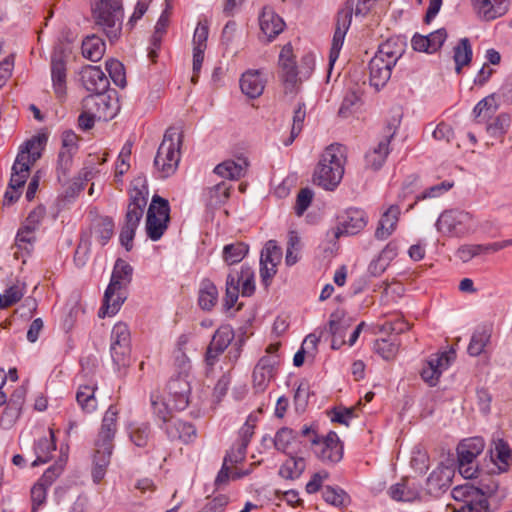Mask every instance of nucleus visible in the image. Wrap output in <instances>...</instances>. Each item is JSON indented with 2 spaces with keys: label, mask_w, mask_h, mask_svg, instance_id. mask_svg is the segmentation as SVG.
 <instances>
[{
  "label": "nucleus",
  "mask_w": 512,
  "mask_h": 512,
  "mask_svg": "<svg viewBox=\"0 0 512 512\" xmlns=\"http://www.w3.org/2000/svg\"><path fill=\"white\" fill-rule=\"evenodd\" d=\"M126 298V290L107 286L103 297V305L99 310V317L115 315L120 310Z\"/></svg>",
  "instance_id": "c85d7f7f"
},
{
  "label": "nucleus",
  "mask_w": 512,
  "mask_h": 512,
  "mask_svg": "<svg viewBox=\"0 0 512 512\" xmlns=\"http://www.w3.org/2000/svg\"><path fill=\"white\" fill-rule=\"evenodd\" d=\"M95 390L96 387L90 385H81L77 390L76 401L85 413H92L97 408Z\"/></svg>",
  "instance_id": "37998d69"
},
{
  "label": "nucleus",
  "mask_w": 512,
  "mask_h": 512,
  "mask_svg": "<svg viewBox=\"0 0 512 512\" xmlns=\"http://www.w3.org/2000/svg\"><path fill=\"white\" fill-rule=\"evenodd\" d=\"M282 258V250L276 241L269 240L263 248L260 260L269 264L278 265Z\"/></svg>",
  "instance_id": "bf43d9fd"
},
{
  "label": "nucleus",
  "mask_w": 512,
  "mask_h": 512,
  "mask_svg": "<svg viewBox=\"0 0 512 512\" xmlns=\"http://www.w3.org/2000/svg\"><path fill=\"white\" fill-rule=\"evenodd\" d=\"M377 0H347L345 7L337 14L335 32L329 53V66L332 68L339 57L346 33L350 27L352 15L365 16Z\"/></svg>",
  "instance_id": "39448f33"
},
{
  "label": "nucleus",
  "mask_w": 512,
  "mask_h": 512,
  "mask_svg": "<svg viewBox=\"0 0 512 512\" xmlns=\"http://www.w3.org/2000/svg\"><path fill=\"white\" fill-rule=\"evenodd\" d=\"M170 221L169 202L155 195L147 211L145 229L148 238L158 241L168 228Z\"/></svg>",
  "instance_id": "9d476101"
},
{
  "label": "nucleus",
  "mask_w": 512,
  "mask_h": 512,
  "mask_svg": "<svg viewBox=\"0 0 512 512\" xmlns=\"http://www.w3.org/2000/svg\"><path fill=\"white\" fill-rule=\"evenodd\" d=\"M492 328L488 325L479 326L472 334L467 352L470 356H479L485 351V347L490 342Z\"/></svg>",
  "instance_id": "c9c22d12"
},
{
  "label": "nucleus",
  "mask_w": 512,
  "mask_h": 512,
  "mask_svg": "<svg viewBox=\"0 0 512 512\" xmlns=\"http://www.w3.org/2000/svg\"><path fill=\"white\" fill-rule=\"evenodd\" d=\"M485 443L481 437H471L461 441L457 447L458 460L466 463L475 462V459L484 449Z\"/></svg>",
  "instance_id": "473e14b6"
},
{
  "label": "nucleus",
  "mask_w": 512,
  "mask_h": 512,
  "mask_svg": "<svg viewBox=\"0 0 512 512\" xmlns=\"http://www.w3.org/2000/svg\"><path fill=\"white\" fill-rule=\"evenodd\" d=\"M257 418L249 415L244 425L238 432V439L228 450L224 456L223 461L230 466L236 465L244 461L247 453V447L254 435Z\"/></svg>",
  "instance_id": "ddd939ff"
},
{
  "label": "nucleus",
  "mask_w": 512,
  "mask_h": 512,
  "mask_svg": "<svg viewBox=\"0 0 512 512\" xmlns=\"http://www.w3.org/2000/svg\"><path fill=\"white\" fill-rule=\"evenodd\" d=\"M61 140H62V147L60 149L61 151L70 152L73 154H75L77 152L79 137L74 131H72V130L64 131L62 133Z\"/></svg>",
  "instance_id": "774afa93"
},
{
  "label": "nucleus",
  "mask_w": 512,
  "mask_h": 512,
  "mask_svg": "<svg viewBox=\"0 0 512 512\" xmlns=\"http://www.w3.org/2000/svg\"><path fill=\"white\" fill-rule=\"evenodd\" d=\"M182 138V133L177 128L170 127L166 130L154 159L159 177L167 178L176 172L181 158Z\"/></svg>",
  "instance_id": "423d86ee"
},
{
  "label": "nucleus",
  "mask_w": 512,
  "mask_h": 512,
  "mask_svg": "<svg viewBox=\"0 0 512 512\" xmlns=\"http://www.w3.org/2000/svg\"><path fill=\"white\" fill-rule=\"evenodd\" d=\"M25 285L17 282L5 289L2 294V308L9 307L18 301L24 295Z\"/></svg>",
  "instance_id": "13d9d810"
},
{
  "label": "nucleus",
  "mask_w": 512,
  "mask_h": 512,
  "mask_svg": "<svg viewBox=\"0 0 512 512\" xmlns=\"http://www.w3.org/2000/svg\"><path fill=\"white\" fill-rule=\"evenodd\" d=\"M235 337L233 328L230 325H221L213 334L212 339L205 352V363L213 368L218 362L220 355L229 347Z\"/></svg>",
  "instance_id": "2eb2a0df"
},
{
  "label": "nucleus",
  "mask_w": 512,
  "mask_h": 512,
  "mask_svg": "<svg viewBox=\"0 0 512 512\" xmlns=\"http://www.w3.org/2000/svg\"><path fill=\"white\" fill-rule=\"evenodd\" d=\"M495 489L496 485L493 482L482 487H476L471 483L454 487L452 496L460 503L454 512H490L487 496Z\"/></svg>",
  "instance_id": "0eeeda50"
},
{
  "label": "nucleus",
  "mask_w": 512,
  "mask_h": 512,
  "mask_svg": "<svg viewBox=\"0 0 512 512\" xmlns=\"http://www.w3.org/2000/svg\"><path fill=\"white\" fill-rule=\"evenodd\" d=\"M328 415L330 416V419L332 422L339 423L345 426L349 425V422L351 419L356 417L355 415V408H341L336 407L333 408L328 412Z\"/></svg>",
  "instance_id": "680f3d73"
},
{
  "label": "nucleus",
  "mask_w": 512,
  "mask_h": 512,
  "mask_svg": "<svg viewBox=\"0 0 512 512\" xmlns=\"http://www.w3.org/2000/svg\"><path fill=\"white\" fill-rule=\"evenodd\" d=\"M81 81L87 91L92 94L105 93L109 87V80L98 66H86L81 72Z\"/></svg>",
  "instance_id": "5701e85b"
},
{
  "label": "nucleus",
  "mask_w": 512,
  "mask_h": 512,
  "mask_svg": "<svg viewBox=\"0 0 512 512\" xmlns=\"http://www.w3.org/2000/svg\"><path fill=\"white\" fill-rule=\"evenodd\" d=\"M368 222L367 214L359 208H349L339 217V223L335 236L355 235L363 230Z\"/></svg>",
  "instance_id": "a211bd4d"
},
{
  "label": "nucleus",
  "mask_w": 512,
  "mask_h": 512,
  "mask_svg": "<svg viewBox=\"0 0 512 512\" xmlns=\"http://www.w3.org/2000/svg\"><path fill=\"white\" fill-rule=\"evenodd\" d=\"M345 149L340 144L328 146L321 154L313 175V181L325 190H334L344 175Z\"/></svg>",
  "instance_id": "20e7f679"
},
{
  "label": "nucleus",
  "mask_w": 512,
  "mask_h": 512,
  "mask_svg": "<svg viewBox=\"0 0 512 512\" xmlns=\"http://www.w3.org/2000/svg\"><path fill=\"white\" fill-rule=\"evenodd\" d=\"M395 131H392V128L389 127V135H386L376 147H374L371 151L367 152L365 155V163L366 166L373 169L379 170L386 161V158L390 152L389 144L391 138L393 137Z\"/></svg>",
  "instance_id": "c756f323"
},
{
  "label": "nucleus",
  "mask_w": 512,
  "mask_h": 512,
  "mask_svg": "<svg viewBox=\"0 0 512 512\" xmlns=\"http://www.w3.org/2000/svg\"><path fill=\"white\" fill-rule=\"evenodd\" d=\"M259 25L268 41L275 39L285 27L283 19L270 7H264L259 16Z\"/></svg>",
  "instance_id": "b1692460"
},
{
  "label": "nucleus",
  "mask_w": 512,
  "mask_h": 512,
  "mask_svg": "<svg viewBox=\"0 0 512 512\" xmlns=\"http://www.w3.org/2000/svg\"><path fill=\"white\" fill-rule=\"evenodd\" d=\"M249 161L246 157H238L237 160H226L218 164L214 172L222 178L238 180L245 176Z\"/></svg>",
  "instance_id": "cd10ccee"
},
{
  "label": "nucleus",
  "mask_w": 512,
  "mask_h": 512,
  "mask_svg": "<svg viewBox=\"0 0 512 512\" xmlns=\"http://www.w3.org/2000/svg\"><path fill=\"white\" fill-rule=\"evenodd\" d=\"M297 433L289 428L282 427L280 428L273 439L274 447L283 453H286L291 444L296 440Z\"/></svg>",
  "instance_id": "864d4df0"
},
{
  "label": "nucleus",
  "mask_w": 512,
  "mask_h": 512,
  "mask_svg": "<svg viewBox=\"0 0 512 512\" xmlns=\"http://www.w3.org/2000/svg\"><path fill=\"white\" fill-rule=\"evenodd\" d=\"M229 503L228 496L219 494L210 499L200 512H223Z\"/></svg>",
  "instance_id": "69168bd1"
},
{
  "label": "nucleus",
  "mask_w": 512,
  "mask_h": 512,
  "mask_svg": "<svg viewBox=\"0 0 512 512\" xmlns=\"http://www.w3.org/2000/svg\"><path fill=\"white\" fill-rule=\"evenodd\" d=\"M218 289L210 279H203L200 284L198 303L203 310L210 311L217 303Z\"/></svg>",
  "instance_id": "e433bc0d"
},
{
  "label": "nucleus",
  "mask_w": 512,
  "mask_h": 512,
  "mask_svg": "<svg viewBox=\"0 0 512 512\" xmlns=\"http://www.w3.org/2000/svg\"><path fill=\"white\" fill-rule=\"evenodd\" d=\"M279 364L276 356H263L255 365L252 373V382L255 392H264L270 381L274 378L276 366Z\"/></svg>",
  "instance_id": "f3484780"
},
{
  "label": "nucleus",
  "mask_w": 512,
  "mask_h": 512,
  "mask_svg": "<svg viewBox=\"0 0 512 512\" xmlns=\"http://www.w3.org/2000/svg\"><path fill=\"white\" fill-rule=\"evenodd\" d=\"M118 414L119 410L114 405H110L106 410L95 442L97 450L112 452L114 447L113 440L117 431Z\"/></svg>",
  "instance_id": "dca6fc26"
},
{
  "label": "nucleus",
  "mask_w": 512,
  "mask_h": 512,
  "mask_svg": "<svg viewBox=\"0 0 512 512\" xmlns=\"http://www.w3.org/2000/svg\"><path fill=\"white\" fill-rule=\"evenodd\" d=\"M146 205V195L141 190L134 189L130 194V202L127 207L126 215L141 219Z\"/></svg>",
  "instance_id": "3c124183"
},
{
  "label": "nucleus",
  "mask_w": 512,
  "mask_h": 512,
  "mask_svg": "<svg viewBox=\"0 0 512 512\" xmlns=\"http://www.w3.org/2000/svg\"><path fill=\"white\" fill-rule=\"evenodd\" d=\"M241 91L249 98L255 99L262 95L265 80L260 70H248L240 78Z\"/></svg>",
  "instance_id": "bb28decb"
},
{
  "label": "nucleus",
  "mask_w": 512,
  "mask_h": 512,
  "mask_svg": "<svg viewBox=\"0 0 512 512\" xmlns=\"http://www.w3.org/2000/svg\"><path fill=\"white\" fill-rule=\"evenodd\" d=\"M509 125L510 117L507 114H500L487 126V131L493 137H500L506 133Z\"/></svg>",
  "instance_id": "052dcab7"
},
{
  "label": "nucleus",
  "mask_w": 512,
  "mask_h": 512,
  "mask_svg": "<svg viewBox=\"0 0 512 512\" xmlns=\"http://www.w3.org/2000/svg\"><path fill=\"white\" fill-rule=\"evenodd\" d=\"M313 451L324 464L334 465L343 458V444L334 431H330L325 437L318 435L310 439Z\"/></svg>",
  "instance_id": "f8f14e48"
},
{
  "label": "nucleus",
  "mask_w": 512,
  "mask_h": 512,
  "mask_svg": "<svg viewBox=\"0 0 512 512\" xmlns=\"http://www.w3.org/2000/svg\"><path fill=\"white\" fill-rule=\"evenodd\" d=\"M280 77L284 85L285 93H294L299 81L298 66L294 61L293 48L290 43L283 46L279 55Z\"/></svg>",
  "instance_id": "4468645a"
},
{
  "label": "nucleus",
  "mask_w": 512,
  "mask_h": 512,
  "mask_svg": "<svg viewBox=\"0 0 512 512\" xmlns=\"http://www.w3.org/2000/svg\"><path fill=\"white\" fill-rule=\"evenodd\" d=\"M129 438L137 447H145L151 436L149 423H135L128 427Z\"/></svg>",
  "instance_id": "49530a36"
},
{
  "label": "nucleus",
  "mask_w": 512,
  "mask_h": 512,
  "mask_svg": "<svg viewBox=\"0 0 512 512\" xmlns=\"http://www.w3.org/2000/svg\"><path fill=\"white\" fill-rule=\"evenodd\" d=\"M323 499L335 507H344L349 504V495L341 488L326 486L322 492Z\"/></svg>",
  "instance_id": "603ef678"
},
{
  "label": "nucleus",
  "mask_w": 512,
  "mask_h": 512,
  "mask_svg": "<svg viewBox=\"0 0 512 512\" xmlns=\"http://www.w3.org/2000/svg\"><path fill=\"white\" fill-rule=\"evenodd\" d=\"M249 247L243 242L225 245L223 248V260L228 265L239 263L248 253Z\"/></svg>",
  "instance_id": "8fccbe9b"
},
{
  "label": "nucleus",
  "mask_w": 512,
  "mask_h": 512,
  "mask_svg": "<svg viewBox=\"0 0 512 512\" xmlns=\"http://www.w3.org/2000/svg\"><path fill=\"white\" fill-rule=\"evenodd\" d=\"M400 208L397 205H391L381 216L378 227L375 231V237L379 240L387 239L396 229L399 220Z\"/></svg>",
  "instance_id": "7c9ffc66"
},
{
  "label": "nucleus",
  "mask_w": 512,
  "mask_h": 512,
  "mask_svg": "<svg viewBox=\"0 0 512 512\" xmlns=\"http://www.w3.org/2000/svg\"><path fill=\"white\" fill-rule=\"evenodd\" d=\"M399 343L392 339H377L374 343V351L385 360H392L398 353Z\"/></svg>",
  "instance_id": "5fc2aeb1"
},
{
  "label": "nucleus",
  "mask_w": 512,
  "mask_h": 512,
  "mask_svg": "<svg viewBox=\"0 0 512 512\" xmlns=\"http://www.w3.org/2000/svg\"><path fill=\"white\" fill-rule=\"evenodd\" d=\"M93 233L96 240L102 245H106L114 233V221L111 217H101L94 224Z\"/></svg>",
  "instance_id": "a18cd8bd"
},
{
  "label": "nucleus",
  "mask_w": 512,
  "mask_h": 512,
  "mask_svg": "<svg viewBox=\"0 0 512 512\" xmlns=\"http://www.w3.org/2000/svg\"><path fill=\"white\" fill-rule=\"evenodd\" d=\"M90 6L94 25L111 43L117 41L123 28V0H91Z\"/></svg>",
  "instance_id": "7ed1b4c3"
},
{
  "label": "nucleus",
  "mask_w": 512,
  "mask_h": 512,
  "mask_svg": "<svg viewBox=\"0 0 512 512\" xmlns=\"http://www.w3.org/2000/svg\"><path fill=\"white\" fill-rule=\"evenodd\" d=\"M46 142L47 137L44 134H38L20 147L11 169L10 181L4 194V203L13 204L19 199L22 188L30 175V168L41 157Z\"/></svg>",
  "instance_id": "f257e3e1"
},
{
  "label": "nucleus",
  "mask_w": 512,
  "mask_h": 512,
  "mask_svg": "<svg viewBox=\"0 0 512 512\" xmlns=\"http://www.w3.org/2000/svg\"><path fill=\"white\" fill-rule=\"evenodd\" d=\"M329 332L332 336L339 337V345L345 343V335L347 329L350 327V321L345 317L342 310H337L330 315L329 319Z\"/></svg>",
  "instance_id": "a19ab883"
},
{
  "label": "nucleus",
  "mask_w": 512,
  "mask_h": 512,
  "mask_svg": "<svg viewBox=\"0 0 512 512\" xmlns=\"http://www.w3.org/2000/svg\"><path fill=\"white\" fill-rule=\"evenodd\" d=\"M140 220L139 218L125 215V224L120 232V242L127 251H130L133 247L135 232Z\"/></svg>",
  "instance_id": "de8ad7c7"
},
{
  "label": "nucleus",
  "mask_w": 512,
  "mask_h": 512,
  "mask_svg": "<svg viewBox=\"0 0 512 512\" xmlns=\"http://www.w3.org/2000/svg\"><path fill=\"white\" fill-rule=\"evenodd\" d=\"M56 449V444L53 440V434L51 437L40 438L34 445V452L36 459L32 462V467H36L41 464H45L51 459V453Z\"/></svg>",
  "instance_id": "79ce46f5"
},
{
  "label": "nucleus",
  "mask_w": 512,
  "mask_h": 512,
  "mask_svg": "<svg viewBox=\"0 0 512 512\" xmlns=\"http://www.w3.org/2000/svg\"><path fill=\"white\" fill-rule=\"evenodd\" d=\"M51 79L56 97L63 99L66 96L67 69L65 57L60 51L53 52L51 56Z\"/></svg>",
  "instance_id": "412c9836"
},
{
  "label": "nucleus",
  "mask_w": 512,
  "mask_h": 512,
  "mask_svg": "<svg viewBox=\"0 0 512 512\" xmlns=\"http://www.w3.org/2000/svg\"><path fill=\"white\" fill-rule=\"evenodd\" d=\"M231 188V185L225 181L207 188L205 192L206 205L209 207H218L224 204L230 197Z\"/></svg>",
  "instance_id": "4c0bfd02"
},
{
  "label": "nucleus",
  "mask_w": 512,
  "mask_h": 512,
  "mask_svg": "<svg viewBox=\"0 0 512 512\" xmlns=\"http://www.w3.org/2000/svg\"><path fill=\"white\" fill-rule=\"evenodd\" d=\"M404 53L402 41L390 38L379 45L369 62V81L376 90L384 87L391 78L393 67Z\"/></svg>",
  "instance_id": "f03ea898"
},
{
  "label": "nucleus",
  "mask_w": 512,
  "mask_h": 512,
  "mask_svg": "<svg viewBox=\"0 0 512 512\" xmlns=\"http://www.w3.org/2000/svg\"><path fill=\"white\" fill-rule=\"evenodd\" d=\"M151 407L153 410V414L161 420L165 425H167L172 416V409L170 408L165 399L158 393L152 392L150 395Z\"/></svg>",
  "instance_id": "c03bdc74"
},
{
  "label": "nucleus",
  "mask_w": 512,
  "mask_h": 512,
  "mask_svg": "<svg viewBox=\"0 0 512 512\" xmlns=\"http://www.w3.org/2000/svg\"><path fill=\"white\" fill-rule=\"evenodd\" d=\"M46 215L44 206L39 205L34 208L28 215L25 223V228L28 232H34Z\"/></svg>",
  "instance_id": "0e129e2a"
},
{
  "label": "nucleus",
  "mask_w": 512,
  "mask_h": 512,
  "mask_svg": "<svg viewBox=\"0 0 512 512\" xmlns=\"http://www.w3.org/2000/svg\"><path fill=\"white\" fill-rule=\"evenodd\" d=\"M168 400L173 403L174 410H184L190 401L191 386L183 376L172 378L167 384Z\"/></svg>",
  "instance_id": "6ab92c4d"
},
{
  "label": "nucleus",
  "mask_w": 512,
  "mask_h": 512,
  "mask_svg": "<svg viewBox=\"0 0 512 512\" xmlns=\"http://www.w3.org/2000/svg\"><path fill=\"white\" fill-rule=\"evenodd\" d=\"M133 275V267L125 260L119 258L116 260L110 283L111 288L124 289L131 283Z\"/></svg>",
  "instance_id": "72a5a7b5"
},
{
  "label": "nucleus",
  "mask_w": 512,
  "mask_h": 512,
  "mask_svg": "<svg viewBox=\"0 0 512 512\" xmlns=\"http://www.w3.org/2000/svg\"><path fill=\"white\" fill-rule=\"evenodd\" d=\"M388 494L395 501L413 502L420 497V487L416 481L402 478L389 488Z\"/></svg>",
  "instance_id": "393cba45"
},
{
  "label": "nucleus",
  "mask_w": 512,
  "mask_h": 512,
  "mask_svg": "<svg viewBox=\"0 0 512 512\" xmlns=\"http://www.w3.org/2000/svg\"><path fill=\"white\" fill-rule=\"evenodd\" d=\"M106 69L110 78L118 87L124 88L126 86V75L123 64L116 60L110 59L106 62Z\"/></svg>",
  "instance_id": "4d7b16f0"
},
{
  "label": "nucleus",
  "mask_w": 512,
  "mask_h": 512,
  "mask_svg": "<svg viewBox=\"0 0 512 512\" xmlns=\"http://www.w3.org/2000/svg\"><path fill=\"white\" fill-rule=\"evenodd\" d=\"M476 15L484 21H493L509 10V0H471Z\"/></svg>",
  "instance_id": "aec40b11"
},
{
  "label": "nucleus",
  "mask_w": 512,
  "mask_h": 512,
  "mask_svg": "<svg viewBox=\"0 0 512 512\" xmlns=\"http://www.w3.org/2000/svg\"><path fill=\"white\" fill-rule=\"evenodd\" d=\"M453 59L455 62V70L457 74H460L462 68L470 64L472 60V47L468 38H462L459 40L457 45L454 47Z\"/></svg>",
  "instance_id": "ea45409f"
},
{
  "label": "nucleus",
  "mask_w": 512,
  "mask_h": 512,
  "mask_svg": "<svg viewBox=\"0 0 512 512\" xmlns=\"http://www.w3.org/2000/svg\"><path fill=\"white\" fill-rule=\"evenodd\" d=\"M83 109L97 117V120L108 121L115 117L116 109L111 106L105 93L91 94L82 101Z\"/></svg>",
  "instance_id": "4be33fe9"
},
{
  "label": "nucleus",
  "mask_w": 512,
  "mask_h": 512,
  "mask_svg": "<svg viewBox=\"0 0 512 512\" xmlns=\"http://www.w3.org/2000/svg\"><path fill=\"white\" fill-rule=\"evenodd\" d=\"M110 352L113 363L118 367H126L130 362L131 335L127 324L116 323L111 331Z\"/></svg>",
  "instance_id": "9b49d317"
},
{
  "label": "nucleus",
  "mask_w": 512,
  "mask_h": 512,
  "mask_svg": "<svg viewBox=\"0 0 512 512\" xmlns=\"http://www.w3.org/2000/svg\"><path fill=\"white\" fill-rule=\"evenodd\" d=\"M81 50L84 58L97 62L102 59L106 50V44L101 37L92 34L83 39Z\"/></svg>",
  "instance_id": "f704fd0d"
},
{
  "label": "nucleus",
  "mask_w": 512,
  "mask_h": 512,
  "mask_svg": "<svg viewBox=\"0 0 512 512\" xmlns=\"http://www.w3.org/2000/svg\"><path fill=\"white\" fill-rule=\"evenodd\" d=\"M112 455V452L110 451H103V450H97L94 455V466L92 469V478L94 483H99L106 474V469L110 463V457Z\"/></svg>",
  "instance_id": "09e8293b"
},
{
  "label": "nucleus",
  "mask_w": 512,
  "mask_h": 512,
  "mask_svg": "<svg viewBox=\"0 0 512 512\" xmlns=\"http://www.w3.org/2000/svg\"><path fill=\"white\" fill-rule=\"evenodd\" d=\"M164 429L171 441L178 440L187 444L196 438V428L194 425L174 417L165 425Z\"/></svg>",
  "instance_id": "a878e982"
},
{
  "label": "nucleus",
  "mask_w": 512,
  "mask_h": 512,
  "mask_svg": "<svg viewBox=\"0 0 512 512\" xmlns=\"http://www.w3.org/2000/svg\"><path fill=\"white\" fill-rule=\"evenodd\" d=\"M254 292V271L249 266H242L239 272H231L227 276L224 308L227 311L232 309L240 293L243 297H250Z\"/></svg>",
  "instance_id": "1a4fd4ad"
},
{
  "label": "nucleus",
  "mask_w": 512,
  "mask_h": 512,
  "mask_svg": "<svg viewBox=\"0 0 512 512\" xmlns=\"http://www.w3.org/2000/svg\"><path fill=\"white\" fill-rule=\"evenodd\" d=\"M447 467L439 466L433 470L426 480V490L430 495H438L448 489L451 477Z\"/></svg>",
  "instance_id": "2f4dec72"
},
{
  "label": "nucleus",
  "mask_w": 512,
  "mask_h": 512,
  "mask_svg": "<svg viewBox=\"0 0 512 512\" xmlns=\"http://www.w3.org/2000/svg\"><path fill=\"white\" fill-rule=\"evenodd\" d=\"M456 353L451 348L448 351L438 352L431 355L428 364L437 369L441 374L449 368L451 363L455 360Z\"/></svg>",
  "instance_id": "6e6d98bb"
},
{
  "label": "nucleus",
  "mask_w": 512,
  "mask_h": 512,
  "mask_svg": "<svg viewBox=\"0 0 512 512\" xmlns=\"http://www.w3.org/2000/svg\"><path fill=\"white\" fill-rule=\"evenodd\" d=\"M313 198V193L308 188H303L299 191L296 199L295 213L301 216L310 206Z\"/></svg>",
  "instance_id": "338daca9"
},
{
  "label": "nucleus",
  "mask_w": 512,
  "mask_h": 512,
  "mask_svg": "<svg viewBox=\"0 0 512 512\" xmlns=\"http://www.w3.org/2000/svg\"><path fill=\"white\" fill-rule=\"evenodd\" d=\"M436 228L450 237H463L476 229L474 216L465 210L450 209L443 211L437 219Z\"/></svg>",
  "instance_id": "6e6552de"
},
{
  "label": "nucleus",
  "mask_w": 512,
  "mask_h": 512,
  "mask_svg": "<svg viewBox=\"0 0 512 512\" xmlns=\"http://www.w3.org/2000/svg\"><path fill=\"white\" fill-rule=\"evenodd\" d=\"M453 187V183L449 181H443L439 184L433 185L423 191L421 194H418L415 197V202H418L420 200H424L427 198H436L444 194L445 192L449 191Z\"/></svg>",
  "instance_id": "e2e57ef3"
},
{
  "label": "nucleus",
  "mask_w": 512,
  "mask_h": 512,
  "mask_svg": "<svg viewBox=\"0 0 512 512\" xmlns=\"http://www.w3.org/2000/svg\"><path fill=\"white\" fill-rule=\"evenodd\" d=\"M306 468V460L303 457L290 456L279 468L278 474L284 479H298Z\"/></svg>",
  "instance_id": "58836bf2"
}]
</instances>
